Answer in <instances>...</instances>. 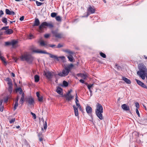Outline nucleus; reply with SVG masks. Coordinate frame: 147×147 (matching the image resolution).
Wrapping results in <instances>:
<instances>
[{"mask_svg":"<svg viewBox=\"0 0 147 147\" xmlns=\"http://www.w3.org/2000/svg\"><path fill=\"white\" fill-rule=\"evenodd\" d=\"M139 70L137 72V74L143 80L145 79V76L147 74V69L146 66L142 63H140L138 65Z\"/></svg>","mask_w":147,"mask_h":147,"instance_id":"nucleus-1","label":"nucleus"},{"mask_svg":"<svg viewBox=\"0 0 147 147\" xmlns=\"http://www.w3.org/2000/svg\"><path fill=\"white\" fill-rule=\"evenodd\" d=\"M73 67L74 65L72 64H71L65 67L62 70V72H58V76L61 77L67 76Z\"/></svg>","mask_w":147,"mask_h":147,"instance_id":"nucleus-2","label":"nucleus"},{"mask_svg":"<svg viewBox=\"0 0 147 147\" xmlns=\"http://www.w3.org/2000/svg\"><path fill=\"white\" fill-rule=\"evenodd\" d=\"M33 52L34 53H43L45 54L49 55L50 57L52 58H54L56 59L57 61H58L59 60V59H58L59 57H58L57 56L54 55H53L52 54L49 53L45 51H42L41 50H40L38 49L37 50H34L33 51ZM64 57L63 56L62 57H59V58H64Z\"/></svg>","mask_w":147,"mask_h":147,"instance_id":"nucleus-3","label":"nucleus"},{"mask_svg":"<svg viewBox=\"0 0 147 147\" xmlns=\"http://www.w3.org/2000/svg\"><path fill=\"white\" fill-rule=\"evenodd\" d=\"M20 59L23 61H26L29 63H32L33 60V57L31 55L28 54L22 55Z\"/></svg>","mask_w":147,"mask_h":147,"instance_id":"nucleus-4","label":"nucleus"},{"mask_svg":"<svg viewBox=\"0 0 147 147\" xmlns=\"http://www.w3.org/2000/svg\"><path fill=\"white\" fill-rule=\"evenodd\" d=\"M51 32L53 35V36L56 38H61L64 37V34L62 33L59 32L58 29L53 30L51 31Z\"/></svg>","mask_w":147,"mask_h":147,"instance_id":"nucleus-5","label":"nucleus"},{"mask_svg":"<svg viewBox=\"0 0 147 147\" xmlns=\"http://www.w3.org/2000/svg\"><path fill=\"white\" fill-rule=\"evenodd\" d=\"M41 46H44L45 48H48V47H50L53 49L56 48V46L53 44H48L47 42H44L43 40L41 41L40 43Z\"/></svg>","mask_w":147,"mask_h":147,"instance_id":"nucleus-6","label":"nucleus"},{"mask_svg":"<svg viewBox=\"0 0 147 147\" xmlns=\"http://www.w3.org/2000/svg\"><path fill=\"white\" fill-rule=\"evenodd\" d=\"M43 75L45 76L49 80L51 81V79L52 78L53 76L52 72L49 71H44Z\"/></svg>","mask_w":147,"mask_h":147,"instance_id":"nucleus-7","label":"nucleus"},{"mask_svg":"<svg viewBox=\"0 0 147 147\" xmlns=\"http://www.w3.org/2000/svg\"><path fill=\"white\" fill-rule=\"evenodd\" d=\"M95 9L92 7L90 5L89 7L87 9V11L86 13V16H82V17H88L90 14L93 13L95 12Z\"/></svg>","mask_w":147,"mask_h":147,"instance_id":"nucleus-8","label":"nucleus"},{"mask_svg":"<svg viewBox=\"0 0 147 147\" xmlns=\"http://www.w3.org/2000/svg\"><path fill=\"white\" fill-rule=\"evenodd\" d=\"M72 91V90H70L68 91L67 93L65 96V97L66 98V100L68 101L71 100L74 97V96H71L70 95V93Z\"/></svg>","mask_w":147,"mask_h":147,"instance_id":"nucleus-9","label":"nucleus"},{"mask_svg":"<svg viewBox=\"0 0 147 147\" xmlns=\"http://www.w3.org/2000/svg\"><path fill=\"white\" fill-rule=\"evenodd\" d=\"M103 112V109L102 105L99 103H98L96 106V109L95 110V113Z\"/></svg>","mask_w":147,"mask_h":147,"instance_id":"nucleus-10","label":"nucleus"},{"mask_svg":"<svg viewBox=\"0 0 147 147\" xmlns=\"http://www.w3.org/2000/svg\"><path fill=\"white\" fill-rule=\"evenodd\" d=\"M45 26L50 29H52L54 27V24L51 21L49 22H45Z\"/></svg>","mask_w":147,"mask_h":147,"instance_id":"nucleus-11","label":"nucleus"},{"mask_svg":"<svg viewBox=\"0 0 147 147\" xmlns=\"http://www.w3.org/2000/svg\"><path fill=\"white\" fill-rule=\"evenodd\" d=\"M135 81L138 84L141 86L142 87L146 88L147 89V87L143 83L141 82L140 81L138 80L137 79H135Z\"/></svg>","mask_w":147,"mask_h":147,"instance_id":"nucleus-12","label":"nucleus"},{"mask_svg":"<svg viewBox=\"0 0 147 147\" xmlns=\"http://www.w3.org/2000/svg\"><path fill=\"white\" fill-rule=\"evenodd\" d=\"M45 22H43L38 27V31L40 32H42L43 31V29L45 28Z\"/></svg>","mask_w":147,"mask_h":147,"instance_id":"nucleus-13","label":"nucleus"},{"mask_svg":"<svg viewBox=\"0 0 147 147\" xmlns=\"http://www.w3.org/2000/svg\"><path fill=\"white\" fill-rule=\"evenodd\" d=\"M86 111L88 114L90 115L92 113V108L89 106H87L86 107Z\"/></svg>","mask_w":147,"mask_h":147,"instance_id":"nucleus-14","label":"nucleus"},{"mask_svg":"<svg viewBox=\"0 0 147 147\" xmlns=\"http://www.w3.org/2000/svg\"><path fill=\"white\" fill-rule=\"evenodd\" d=\"M26 101L30 105L33 104L34 102V99L33 98L30 97L26 99Z\"/></svg>","mask_w":147,"mask_h":147,"instance_id":"nucleus-15","label":"nucleus"},{"mask_svg":"<svg viewBox=\"0 0 147 147\" xmlns=\"http://www.w3.org/2000/svg\"><path fill=\"white\" fill-rule=\"evenodd\" d=\"M121 108L123 109V110L127 111L130 110V109L129 106L125 104H123L121 105Z\"/></svg>","mask_w":147,"mask_h":147,"instance_id":"nucleus-16","label":"nucleus"},{"mask_svg":"<svg viewBox=\"0 0 147 147\" xmlns=\"http://www.w3.org/2000/svg\"><path fill=\"white\" fill-rule=\"evenodd\" d=\"M5 13L6 14L9 15H14L15 14V13L13 11H11L8 9H6Z\"/></svg>","mask_w":147,"mask_h":147,"instance_id":"nucleus-17","label":"nucleus"},{"mask_svg":"<svg viewBox=\"0 0 147 147\" xmlns=\"http://www.w3.org/2000/svg\"><path fill=\"white\" fill-rule=\"evenodd\" d=\"M73 107L74 110V112L75 116H78L79 113L78 108H77L75 105H74L73 106Z\"/></svg>","mask_w":147,"mask_h":147,"instance_id":"nucleus-18","label":"nucleus"},{"mask_svg":"<svg viewBox=\"0 0 147 147\" xmlns=\"http://www.w3.org/2000/svg\"><path fill=\"white\" fill-rule=\"evenodd\" d=\"M40 22L38 18H35L34 23L33 25V26H38L39 25Z\"/></svg>","mask_w":147,"mask_h":147,"instance_id":"nucleus-19","label":"nucleus"},{"mask_svg":"<svg viewBox=\"0 0 147 147\" xmlns=\"http://www.w3.org/2000/svg\"><path fill=\"white\" fill-rule=\"evenodd\" d=\"M13 32L12 30L10 29H8L7 30L4 32V33L6 34L10 35L12 34Z\"/></svg>","mask_w":147,"mask_h":147,"instance_id":"nucleus-20","label":"nucleus"},{"mask_svg":"<svg viewBox=\"0 0 147 147\" xmlns=\"http://www.w3.org/2000/svg\"><path fill=\"white\" fill-rule=\"evenodd\" d=\"M103 112H97L95 113L96 114L97 116L99 118V119L100 120H102L103 119V117L102 114V113Z\"/></svg>","mask_w":147,"mask_h":147,"instance_id":"nucleus-21","label":"nucleus"},{"mask_svg":"<svg viewBox=\"0 0 147 147\" xmlns=\"http://www.w3.org/2000/svg\"><path fill=\"white\" fill-rule=\"evenodd\" d=\"M122 80L127 84H130L131 83V81L125 77H123Z\"/></svg>","mask_w":147,"mask_h":147,"instance_id":"nucleus-22","label":"nucleus"},{"mask_svg":"<svg viewBox=\"0 0 147 147\" xmlns=\"http://www.w3.org/2000/svg\"><path fill=\"white\" fill-rule=\"evenodd\" d=\"M18 42L16 40H13L11 42V45L12 46L13 48H16V44Z\"/></svg>","mask_w":147,"mask_h":147,"instance_id":"nucleus-23","label":"nucleus"},{"mask_svg":"<svg viewBox=\"0 0 147 147\" xmlns=\"http://www.w3.org/2000/svg\"><path fill=\"white\" fill-rule=\"evenodd\" d=\"M63 51L65 52L71 54H73L74 53V52L68 49L63 50Z\"/></svg>","mask_w":147,"mask_h":147,"instance_id":"nucleus-24","label":"nucleus"},{"mask_svg":"<svg viewBox=\"0 0 147 147\" xmlns=\"http://www.w3.org/2000/svg\"><path fill=\"white\" fill-rule=\"evenodd\" d=\"M62 89L59 87H57L56 90L57 92L59 94H61Z\"/></svg>","mask_w":147,"mask_h":147,"instance_id":"nucleus-25","label":"nucleus"},{"mask_svg":"<svg viewBox=\"0 0 147 147\" xmlns=\"http://www.w3.org/2000/svg\"><path fill=\"white\" fill-rule=\"evenodd\" d=\"M1 20L2 22L5 24L6 25L8 23L7 22V19L5 17H3L2 18Z\"/></svg>","mask_w":147,"mask_h":147,"instance_id":"nucleus-26","label":"nucleus"},{"mask_svg":"<svg viewBox=\"0 0 147 147\" xmlns=\"http://www.w3.org/2000/svg\"><path fill=\"white\" fill-rule=\"evenodd\" d=\"M13 85H9L8 88V90L10 94H11L12 91Z\"/></svg>","mask_w":147,"mask_h":147,"instance_id":"nucleus-27","label":"nucleus"},{"mask_svg":"<svg viewBox=\"0 0 147 147\" xmlns=\"http://www.w3.org/2000/svg\"><path fill=\"white\" fill-rule=\"evenodd\" d=\"M34 78L35 82H38L39 80V76L37 75H35Z\"/></svg>","mask_w":147,"mask_h":147,"instance_id":"nucleus-28","label":"nucleus"},{"mask_svg":"<svg viewBox=\"0 0 147 147\" xmlns=\"http://www.w3.org/2000/svg\"><path fill=\"white\" fill-rule=\"evenodd\" d=\"M67 58L71 62H72L73 61V57L72 55H70L69 56L67 57Z\"/></svg>","mask_w":147,"mask_h":147,"instance_id":"nucleus-29","label":"nucleus"},{"mask_svg":"<svg viewBox=\"0 0 147 147\" xmlns=\"http://www.w3.org/2000/svg\"><path fill=\"white\" fill-rule=\"evenodd\" d=\"M18 106V102H15V103L14 105V106L13 107V110L15 111L16 110L17 108V107Z\"/></svg>","mask_w":147,"mask_h":147,"instance_id":"nucleus-30","label":"nucleus"},{"mask_svg":"<svg viewBox=\"0 0 147 147\" xmlns=\"http://www.w3.org/2000/svg\"><path fill=\"white\" fill-rule=\"evenodd\" d=\"M86 85L87 86L89 90H90L91 89V88H92V87L93 86V84H91L90 85H89L87 83H85Z\"/></svg>","mask_w":147,"mask_h":147,"instance_id":"nucleus-31","label":"nucleus"},{"mask_svg":"<svg viewBox=\"0 0 147 147\" xmlns=\"http://www.w3.org/2000/svg\"><path fill=\"white\" fill-rule=\"evenodd\" d=\"M63 86L65 87L67 86L68 84V82L64 80L63 81Z\"/></svg>","mask_w":147,"mask_h":147,"instance_id":"nucleus-32","label":"nucleus"},{"mask_svg":"<svg viewBox=\"0 0 147 147\" xmlns=\"http://www.w3.org/2000/svg\"><path fill=\"white\" fill-rule=\"evenodd\" d=\"M56 20L58 22L61 21V18L59 16H56L55 17Z\"/></svg>","mask_w":147,"mask_h":147,"instance_id":"nucleus-33","label":"nucleus"},{"mask_svg":"<svg viewBox=\"0 0 147 147\" xmlns=\"http://www.w3.org/2000/svg\"><path fill=\"white\" fill-rule=\"evenodd\" d=\"M38 98V100L39 101L41 102H42L43 100V97L42 96H39Z\"/></svg>","mask_w":147,"mask_h":147,"instance_id":"nucleus-34","label":"nucleus"},{"mask_svg":"<svg viewBox=\"0 0 147 147\" xmlns=\"http://www.w3.org/2000/svg\"><path fill=\"white\" fill-rule=\"evenodd\" d=\"M57 13L55 12H53L51 13V16L53 18H54L56 16Z\"/></svg>","mask_w":147,"mask_h":147,"instance_id":"nucleus-35","label":"nucleus"},{"mask_svg":"<svg viewBox=\"0 0 147 147\" xmlns=\"http://www.w3.org/2000/svg\"><path fill=\"white\" fill-rule=\"evenodd\" d=\"M16 90L17 91L18 90L20 94H22V89L20 88H17Z\"/></svg>","mask_w":147,"mask_h":147,"instance_id":"nucleus-36","label":"nucleus"},{"mask_svg":"<svg viewBox=\"0 0 147 147\" xmlns=\"http://www.w3.org/2000/svg\"><path fill=\"white\" fill-rule=\"evenodd\" d=\"M100 55L102 57L104 58H105L106 57V55L102 52H100Z\"/></svg>","mask_w":147,"mask_h":147,"instance_id":"nucleus-37","label":"nucleus"},{"mask_svg":"<svg viewBox=\"0 0 147 147\" xmlns=\"http://www.w3.org/2000/svg\"><path fill=\"white\" fill-rule=\"evenodd\" d=\"M36 3L37 5L38 6H40L43 4V3L39 2L37 1H36Z\"/></svg>","mask_w":147,"mask_h":147,"instance_id":"nucleus-38","label":"nucleus"},{"mask_svg":"<svg viewBox=\"0 0 147 147\" xmlns=\"http://www.w3.org/2000/svg\"><path fill=\"white\" fill-rule=\"evenodd\" d=\"M9 27L8 26L3 27L1 28V30L6 31L8 29Z\"/></svg>","mask_w":147,"mask_h":147,"instance_id":"nucleus-39","label":"nucleus"},{"mask_svg":"<svg viewBox=\"0 0 147 147\" xmlns=\"http://www.w3.org/2000/svg\"><path fill=\"white\" fill-rule=\"evenodd\" d=\"M43 126H44V129L45 130H46L47 128V121H46L45 123L43 124Z\"/></svg>","mask_w":147,"mask_h":147,"instance_id":"nucleus-40","label":"nucleus"},{"mask_svg":"<svg viewBox=\"0 0 147 147\" xmlns=\"http://www.w3.org/2000/svg\"><path fill=\"white\" fill-rule=\"evenodd\" d=\"M58 74H54V76L55 78V79H56V80L55 81V82H56V83H58V78H57V76H58Z\"/></svg>","mask_w":147,"mask_h":147,"instance_id":"nucleus-41","label":"nucleus"},{"mask_svg":"<svg viewBox=\"0 0 147 147\" xmlns=\"http://www.w3.org/2000/svg\"><path fill=\"white\" fill-rule=\"evenodd\" d=\"M5 45L6 46L11 45V42H6L5 43Z\"/></svg>","mask_w":147,"mask_h":147,"instance_id":"nucleus-42","label":"nucleus"},{"mask_svg":"<svg viewBox=\"0 0 147 147\" xmlns=\"http://www.w3.org/2000/svg\"><path fill=\"white\" fill-rule=\"evenodd\" d=\"M135 106L137 108L136 109H138V108H139L140 107V105L139 104L138 102H136L135 103Z\"/></svg>","mask_w":147,"mask_h":147,"instance_id":"nucleus-43","label":"nucleus"},{"mask_svg":"<svg viewBox=\"0 0 147 147\" xmlns=\"http://www.w3.org/2000/svg\"><path fill=\"white\" fill-rule=\"evenodd\" d=\"M25 98V94L24 93H23L22 94V97L21 98V99L24 100Z\"/></svg>","mask_w":147,"mask_h":147,"instance_id":"nucleus-44","label":"nucleus"},{"mask_svg":"<svg viewBox=\"0 0 147 147\" xmlns=\"http://www.w3.org/2000/svg\"><path fill=\"white\" fill-rule=\"evenodd\" d=\"M78 96L77 94V93H76V102H79L78 100Z\"/></svg>","mask_w":147,"mask_h":147,"instance_id":"nucleus-45","label":"nucleus"},{"mask_svg":"<svg viewBox=\"0 0 147 147\" xmlns=\"http://www.w3.org/2000/svg\"><path fill=\"white\" fill-rule=\"evenodd\" d=\"M15 121V118L12 119L9 121V122L10 123H12L14 122Z\"/></svg>","mask_w":147,"mask_h":147,"instance_id":"nucleus-46","label":"nucleus"},{"mask_svg":"<svg viewBox=\"0 0 147 147\" xmlns=\"http://www.w3.org/2000/svg\"><path fill=\"white\" fill-rule=\"evenodd\" d=\"M63 46L61 44H59L57 47H56V48H60L63 47Z\"/></svg>","mask_w":147,"mask_h":147,"instance_id":"nucleus-47","label":"nucleus"},{"mask_svg":"<svg viewBox=\"0 0 147 147\" xmlns=\"http://www.w3.org/2000/svg\"><path fill=\"white\" fill-rule=\"evenodd\" d=\"M115 68H117L118 70H119L121 68L120 67L117 65H115Z\"/></svg>","mask_w":147,"mask_h":147,"instance_id":"nucleus-48","label":"nucleus"},{"mask_svg":"<svg viewBox=\"0 0 147 147\" xmlns=\"http://www.w3.org/2000/svg\"><path fill=\"white\" fill-rule=\"evenodd\" d=\"M136 114L138 115L139 117H140V114L138 109H136Z\"/></svg>","mask_w":147,"mask_h":147,"instance_id":"nucleus-49","label":"nucleus"},{"mask_svg":"<svg viewBox=\"0 0 147 147\" xmlns=\"http://www.w3.org/2000/svg\"><path fill=\"white\" fill-rule=\"evenodd\" d=\"M50 36V35L49 34H45L44 35V37L46 38H48Z\"/></svg>","mask_w":147,"mask_h":147,"instance_id":"nucleus-50","label":"nucleus"},{"mask_svg":"<svg viewBox=\"0 0 147 147\" xmlns=\"http://www.w3.org/2000/svg\"><path fill=\"white\" fill-rule=\"evenodd\" d=\"M8 97H7L4 98V102H7L8 100Z\"/></svg>","mask_w":147,"mask_h":147,"instance_id":"nucleus-51","label":"nucleus"},{"mask_svg":"<svg viewBox=\"0 0 147 147\" xmlns=\"http://www.w3.org/2000/svg\"><path fill=\"white\" fill-rule=\"evenodd\" d=\"M7 84L8 86L13 85L12 83V80H11L10 81L8 82Z\"/></svg>","mask_w":147,"mask_h":147,"instance_id":"nucleus-52","label":"nucleus"},{"mask_svg":"<svg viewBox=\"0 0 147 147\" xmlns=\"http://www.w3.org/2000/svg\"><path fill=\"white\" fill-rule=\"evenodd\" d=\"M31 114L32 115V116L34 117V119H36V115L34 113L32 112H31Z\"/></svg>","mask_w":147,"mask_h":147,"instance_id":"nucleus-53","label":"nucleus"},{"mask_svg":"<svg viewBox=\"0 0 147 147\" xmlns=\"http://www.w3.org/2000/svg\"><path fill=\"white\" fill-rule=\"evenodd\" d=\"M4 14V13L3 11L2 10H1L0 11V17L2 16Z\"/></svg>","mask_w":147,"mask_h":147,"instance_id":"nucleus-54","label":"nucleus"},{"mask_svg":"<svg viewBox=\"0 0 147 147\" xmlns=\"http://www.w3.org/2000/svg\"><path fill=\"white\" fill-rule=\"evenodd\" d=\"M24 18V16H22L20 17V20L21 21H23Z\"/></svg>","mask_w":147,"mask_h":147,"instance_id":"nucleus-55","label":"nucleus"},{"mask_svg":"<svg viewBox=\"0 0 147 147\" xmlns=\"http://www.w3.org/2000/svg\"><path fill=\"white\" fill-rule=\"evenodd\" d=\"M24 100L20 99V102L22 105L24 103Z\"/></svg>","mask_w":147,"mask_h":147,"instance_id":"nucleus-56","label":"nucleus"},{"mask_svg":"<svg viewBox=\"0 0 147 147\" xmlns=\"http://www.w3.org/2000/svg\"><path fill=\"white\" fill-rule=\"evenodd\" d=\"M19 96H17L16 99L15 100L16 102H18V101L19 99Z\"/></svg>","mask_w":147,"mask_h":147,"instance_id":"nucleus-57","label":"nucleus"},{"mask_svg":"<svg viewBox=\"0 0 147 147\" xmlns=\"http://www.w3.org/2000/svg\"><path fill=\"white\" fill-rule=\"evenodd\" d=\"M76 106L78 107H77L78 108L80 106V104L78 102H76Z\"/></svg>","mask_w":147,"mask_h":147,"instance_id":"nucleus-58","label":"nucleus"},{"mask_svg":"<svg viewBox=\"0 0 147 147\" xmlns=\"http://www.w3.org/2000/svg\"><path fill=\"white\" fill-rule=\"evenodd\" d=\"M80 82L81 83H83V84L84 83V82H85L84 81V80H82V79L80 80Z\"/></svg>","mask_w":147,"mask_h":147,"instance_id":"nucleus-59","label":"nucleus"},{"mask_svg":"<svg viewBox=\"0 0 147 147\" xmlns=\"http://www.w3.org/2000/svg\"><path fill=\"white\" fill-rule=\"evenodd\" d=\"M36 96H37V97H38L39 96H40V94L38 92H37L36 93Z\"/></svg>","mask_w":147,"mask_h":147,"instance_id":"nucleus-60","label":"nucleus"},{"mask_svg":"<svg viewBox=\"0 0 147 147\" xmlns=\"http://www.w3.org/2000/svg\"><path fill=\"white\" fill-rule=\"evenodd\" d=\"M3 106H2V107H1V106L0 110L1 112H2L3 111Z\"/></svg>","mask_w":147,"mask_h":147,"instance_id":"nucleus-61","label":"nucleus"},{"mask_svg":"<svg viewBox=\"0 0 147 147\" xmlns=\"http://www.w3.org/2000/svg\"><path fill=\"white\" fill-rule=\"evenodd\" d=\"M6 81L8 82L10 81V80H11L9 78H7L6 79Z\"/></svg>","mask_w":147,"mask_h":147,"instance_id":"nucleus-62","label":"nucleus"},{"mask_svg":"<svg viewBox=\"0 0 147 147\" xmlns=\"http://www.w3.org/2000/svg\"><path fill=\"white\" fill-rule=\"evenodd\" d=\"M6 81L8 82L10 81V80H11L9 78H7L6 79Z\"/></svg>","mask_w":147,"mask_h":147,"instance_id":"nucleus-63","label":"nucleus"},{"mask_svg":"<svg viewBox=\"0 0 147 147\" xmlns=\"http://www.w3.org/2000/svg\"><path fill=\"white\" fill-rule=\"evenodd\" d=\"M3 101V100L2 99L0 100V106H2Z\"/></svg>","mask_w":147,"mask_h":147,"instance_id":"nucleus-64","label":"nucleus"}]
</instances>
